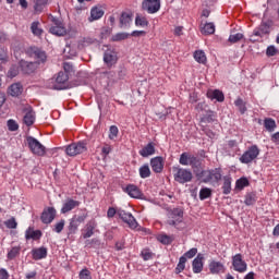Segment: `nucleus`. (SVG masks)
I'll return each instance as SVG.
<instances>
[{
    "label": "nucleus",
    "mask_w": 279,
    "mask_h": 279,
    "mask_svg": "<svg viewBox=\"0 0 279 279\" xmlns=\"http://www.w3.org/2000/svg\"><path fill=\"white\" fill-rule=\"evenodd\" d=\"M38 25H40L38 22H33L31 25V32L34 34V36H40V34H43V29H40Z\"/></svg>",
    "instance_id": "5fc2aeb1"
},
{
    "label": "nucleus",
    "mask_w": 279,
    "mask_h": 279,
    "mask_svg": "<svg viewBox=\"0 0 279 279\" xmlns=\"http://www.w3.org/2000/svg\"><path fill=\"white\" fill-rule=\"evenodd\" d=\"M19 64L22 72L25 73L26 75H32V73H34L36 69H38V62H29V61L21 60Z\"/></svg>",
    "instance_id": "dca6fc26"
},
{
    "label": "nucleus",
    "mask_w": 279,
    "mask_h": 279,
    "mask_svg": "<svg viewBox=\"0 0 279 279\" xmlns=\"http://www.w3.org/2000/svg\"><path fill=\"white\" fill-rule=\"evenodd\" d=\"M190 167L193 169L194 173L202 170V159L195 155H192L190 159Z\"/></svg>",
    "instance_id": "473e14b6"
},
{
    "label": "nucleus",
    "mask_w": 279,
    "mask_h": 279,
    "mask_svg": "<svg viewBox=\"0 0 279 279\" xmlns=\"http://www.w3.org/2000/svg\"><path fill=\"white\" fill-rule=\"evenodd\" d=\"M118 217L124 221V223H128L129 228L131 230H136L138 228V222L136 221V218L131 213H126L123 209H118Z\"/></svg>",
    "instance_id": "1a4fd4ad"
},
{
    "label": "nucleus",
    "mask_w": 279,
    "mask_h": 279,
    "mask_svg": "<svg viewBox=\"0 0 279 279\" xmlns=\"http://www.w3.org/2000/svg\"><path fill=\"white\" fill-rule=\"evenodd\" d=\"M119 136V128L117 125H111L109 129V138L110 141H114Z\"/></svg>",
    "instance_id": "6e6d98bb"
},
{
    "label": "nucleus",
    "mask_w": 279,
    "mask_h": 279,
    "mask_svg": "<svg viewBox=\"0 0 279 279\" xmlns=\"http://www.w3.org/2000/svg\"><path fill=\"white\" fill-rule=\"evenodd\" d=\"M0 279H10V275L5 268L0 269Z\"/></svg>",
    "instance_id": "338daca9"
},
{
    "label": "nucleus",
    "mask_w": 279,
    "mask_h": 279,
    "mask_svg": "<svg viewBox=\"0 0 279 279\" xmlns=\"http://www.w3.org/2000/svg\"><path fill=\"white\" fill-rule=\"evenodd\" d=\"M88 147L85 142L72 143L65 148V153L68 156H78L80 154H84L87 151Z\"/></svg>",
    "instance_id": "0eeeda50"
},
{
    "label": "nucleus",
    "mask_w": 279,
    "mask_h": 279,
    "mask_svg": "<svg viewBox=\"0 0 279 279\" xmlns=\"http://www.w3.org/2000/svg\"><path fill=\"white\" fill-rule=\"evenodd\" d=\"M151 175V170L149 169V165L145 163L140 168V178L143 180L149 178Z\"/></svg>",
    "instance_id": "58836bf2"
},
{
    "label": "nucleus",
    "mask_w": 279,
    "mask_h": 279,
    "mask_svg": "<svg viewBox=\"0 0 279 279\" xmlns=\"http://www.w3.org/2000/svg\"><path fill=\"white\" fill-rule=\"evenodd\" d=\"M104 62L107 64V66H112L113 64H117V51L113 49H108L104 53Z\"/></svg>",
    "instance_id": "412c9836"
},
{
    "label": "nucleus",
    "mask_w": 279,
    "mask_h": 279,
    "mask_svg": "<svg viewBox=\"0 0 279 279\" xmlns=\"http://www.w3.org/2000/svg\"><path fill=\"white\" fill-rule=\"evenodd\" d=\"M239 40H243V34L236 33L229 36V43H239Z\"/></svg>",
    "instance_id": "bf43d9fd"
},
{
    "label": "nucleus",
    "mask_w": 279,
    "mask_h": 279,
    "mask_svg": "<svg viewBox=\"0 0 279 279\" xmlns=\"http://www.w3.org/2000/svg\"><path fill=\"white\" fill-rule=\"evenodd\" d=\"M100 77L102 80H107V84H111V82H114V72L113 71H105L100 72Z\"/></svg>",
    "instance_id": "a18cd8bd"
},
{
    "label": "nucleus",
    "mask_w": 279,
    "mask_h": 279,
    "mask_svg": "<svg viewBox=\"0 0 279 279\" xmlns=\"http://www.w3.org/2000/svg\"><path fill=\"white\" fill-rule=\"evenodd\" d=\"M19 254H21V247L13 246L8 253L7 258H9V260H14V258H16Z\"/></svg>",
    "instance_id": "de8ad7c7"
},
{
    "label": "nucleus",
    "mask_w": 279,
    "mask_h": 279,
    "mask_svg": "<svg viewBox=\"0 0 279 279\" xmlns=\"http://www.w3.org/2000/svg\"><path fill=\"white\" fill-rule=\"evenodd\" d=\"M168 226H173L177 230H184L186 223H184V210L181 208H173L168 213Z\"/></svg>",
    "instance_id": "f257e3e1"
},
{
    "label": "nucleus",
    "mask_w": 279,
    "mask_h": 279,
    "mask_svg": "<svg viewBox=\"0 0 279 279\" xmlns=\"http://www.w3.org/2000/svg\"><path fill=\"white\" fill-rule=\"evenodd\" d=\"M270 140L276 143V145H279V132H276L271 135Z\"/></svg>",
    "instance_id": "774afa93"
},
{
    "label": "nucleus",
    "mask_w": 279,
    "mask_h": 279,
    "mask_svg": "<svg viewBox=\"0 0 279 279\" xmlns=\"http://www.w3.org/2000/svg\"><path fill=\"white\" fill-rule=\"evenodd\" d=\"M202 34H204L205 36H210L211 34H215V23H206L202 29Z\"/></svg>",
    "instance_id": "ea45409f"
},
{
    "label": "nucleus",
    "mask_w": 279,
    "mask_h": 279,
    "mask_svg": "<svg viewBox=\"0 0 279 279\" xmlns=\"http://www.w3.org/2000/svg\"><path fill=\"white\" fill-rule=\"evenodd\" d=\"M34 260H43L47 256V247L41 246L32 251Z\"/></svg>",
    "instance_id": "bb28decb"
},
{
    "label": "nucleus",
    "mask_w": 279,
    "mask_h": 279,
    "mask_svg": "<svg viewBox=\"0 0 279 279\" xmlns=\"http://www.w3.org/2000/svg\"><path fill=\"white\" fill-rule=\"evenodd\" d=\"M135 25H136V27H147L149 25V22L147 21V17L136 15Z\"/></svg>",
    "instance_id": "49530a36"
},
{
    "label": "nucleus",
    "mask_w": 279,
    "mask_h": 279,
    "mask_svg": "<svg viewBox=\"0 0 279 279\" xmlns=\"http://www.w3.org/2000/svg\"><path fill=\"white\" fill-rule=\"evenodd\" d=\"M192 157L193 155L189 153H182L179 159L180 165H182L183 167H190Z\"/></svg>",
    "instance_id": "e433bc0d"
},
{
    "label": "nucleus",
    "mask_w": 279,
    "mask_h": 279,
    "mask_svg": "<svg viewBox=\"0 0 279 279\" xmlns=\"http://www.w3.org/2000/svg\"><path fill=\"white\" fill-rule=\"evenodd\" d=\"M130 38V33H117L112 36L113 43H119L121 40H128Z\"/></svg>",
    "instance_id": "09e8293b"
},
{
    "label": "nucleus",
    "mask_w": 279,
    "mask_h": 279,
    "mask_svg": "<svg viewBox=\"0 0 279 279\" xmlns=\"http://www.w3.org/2000/svg\"><path fill=\"white\" fill-rule=\"evenodd\" d=\"M86 217H88V214L86 213L74 215L70 219V222L68 226L69 234H75L77 232V229L80 228V225L86 221Z\"/></svg>",
    "instance_id": "20e7f679"
},
{
    "label": "nucleus",
    "mask_w": 279,
    "mask_h": 279,
    "mask_svg": "<svg viewBox=\"0 0 279 279\" xmlns=\"http://www.w3.org/2000/svg\"><path fill=\"white\" fill-rule=\"evenodd\" d=\"M114 215H119V209H114V207H109V209L107 211V217L109 219H112V217H114Z\"/></svg>",
    "instance_id": "0e129e2a"
},
{
    "label": "nucleus",
    "mask_w": 279,
    "mask_h": 279,
    "mask_svg": "<svg viewBox=\"0 0 279 279\" xmlns=\"http://www.w3.org/2000/svg\"><path fill=\"white\" fill-rule=\"evenodd\" d=\"M4 226L9 229V230H16L19 222H16V218L12 217L11 219L4 221Z\"/></svg>",
    "instance_id": "3c124183"
},
{
    "label": "nucleus",
    "mask_w": 279,
    "mask_h": 279,
    "mask_svg": "<svg viewBox=\"0 0 279 279\" xmlns=\"http://www.w3.org/2000/svg\"><path fill=\"white\" fill-rule=\"evenodd\" d=\"M43 236V231L40 230H35L29 227L26 232H25V239L26 241H29V239H33L34 241H38Z\"/></svg>",
    "instance_id": "393cba45"
},
{
    "label": "nucleus",
    "mask_w": 279,
    "mask_h": 279,
    "mask_svg": "<svg viewBox=\"0 0 279 279\" xmlns=\"http://www.w3.org/2000/svg\"><path fill=\"white\" fill-rule=\"evenodd\" d=\"M213 196V190L210 187H203L199 191V199L204 202V199H208V197Z\"/></svg>",
    "instance_id": "37998d69"
},
{
    "label": "nucleus",
    "mask_w": 279,
    "mask_h": 279,
    "mask_svg": "<svg viewBox=\"0 0 279 279\" xmlns=\"http://www.w3.org/2000/svg\"><path fill=\"white\" fill-rule=\"evenodd\" d=\"M138 154L142 158H149V156H154V154H156V144H154V142H149L138 151Z\"/></svg>",
    "instance_id": "aec40b11"
},
{
    "label": "nucleus",
    "mask_w": 279,
    "mask_h": 279,
    "mask_svg": "<svg viewBox=\"0 0 279 279\" xmlns=\"http://www.w3.org/2000/svg\"><path fill=\"white\" fill-rule=\"evenodd\" d=\"M225 266L221 262L211 260L209 263V271L210 274H221L223 271Z\"/></svg>",
    "instance_id": "c85d7f7f"
},
{
    "label": "nucleus",
    "mask_w": 279,
    "mask_h": 279,
    "mask_svg": "<svg viewBox=\"0 0 279 279\" xmlns=\"http://www.w3.org/2000/svg\"><path fill=\"white\" fill-rule=\"evenodd\" d=\"M258 156H260V148H258V145L254 144L242 154L239 160L242 165H251Z\"/></svg>",
    "instance_id": "f03ea898"
},
{
    "label": "nucleus",
    "mask_w": 279,
    "mask_h": 279,
    "mask_svg": "<svg viewBox=\"0 0 279 279\" xmlns=\"http://www.w3.org/2000/svg\"><path fill=\"white\" fill-rule=\"evenodd\" d=\"M222 193L223 195H230L232 193V178L231 177H223V184H222Z\"/></svg>",
    "instance_id": "c756f323"
},
{
    "label": "nucleus",
    "mask_w": 279,
    "mask_h": 279,
    "mask_svg": "<svg viewBox=\"0 0 279 279\" xmlns=\"http://www.w3.org/2000/svg\"><path fill=\"white\" fill-rule=\"evenodd\" d=\"M142 9L146 10L148 14H156L160 10V0H144Z\"/></svg>",
    "instance_id": "2eb2a0df"
},
{
    "label": "nucleus",
    "mask_w": 279,
    "mask_h": 279,
    "mask_svg": "<svg viewBox=\"0 0 279 279\" xmlns=\"http://www.w3.org/2000/svg\"><path fill=\"white\" fill-rule=\"evenodd\" d=\"M259 29L262 32V34L265 36L267 34H269V25L263 23L260 26H259Z\"/></svg>",
    "instance_id": "69168bd1"
},
{
    "label": "nucleus",
    "mask_w": 279,
    "mask_h": 279,
    "mask_svg": "<svg viewBox=\"0 0 279 279\" xmlns=\"http://www.w3.org/2000/svg\"><path fill=\"white\" fill-rule=\"evenodd\" d=\"M245 186H250V180L247 178H240L235 182V189H239V191H243Z\"/></svg>",
    "instance_id": "c03bdc74"
},
{
    "label": "nucleus",
    "mask_w": 279,
    "mask_h": 279,
    "mask_svg": "<svg viewBox=\"0 0 279 279\" xmlns=\"http://www.w3.org/2000/svg\"><path fill=\"white\" fill-rule=\"evenodd\" d=\"M207 97L208 99H216V101H225L226 96L223 95V92L219 90V89H215V90H208L207 92Z\"/></svg>",
    "instance_id": "a878e982"
},
{
    "label": "nucleus",
    "mask_w": 279,
    "mask_h": 279,
    "mask_svg": "<svg viewBox=\"0 0 279 279\" xmlns=\"http://www.w3.org/2000/svg\"><path fill=\"white\" fill-rule=\"evenodd\" d=\"M234 106H235V108L239 109V111H240L242 114H245V112H247L246 104H245V101L242 100V98L235 99V100H234Z\"/></svg>",
    "instance_id": "a19ab883"
},
{
    "label": "nucleus",
    "mask_w": 279,
    "mask_h": 279,
    "mask_svg": "<svg viewBox=\"0 0 279 279\" xmlns=\"http://www.w3.org/2000/svg\"><path fill=\"white\" fill-rule=\"evenodd\" d=\"M192 269L194 274H202L204 271V255L198 253L192 262Z\"/></svg>",
    "instance_id": "a211bd4d"
},
{
    "label": "nucleus",
    "mask_w": 279,
    "mask_h": 279,
    "mask_svg": "<svg viewBox=\"0 0 279 279\" xmlns=\"http://www.w3.org/2000/svg\"><path fill=\"white\" fill-rule=\"evenodd\" d=\"M52 88L53 90H66L69 88V73L59 72Z\"/></svg>",
    "instance_id": "6e6552de"
},
{
    "label": "nucleus",
    "mask_w": 279,
    "mask_h": 279,
    "mask_svg": "<svg viewBox=\"0 0 279 279\" xmlns=\"http://www.w3.org/2000/svg\"><path fill=\"white\" fill-rule=\"evenodd\" d=\"M26 113L24 116V123L27 125V128L34 125V122L36 121V112H34V109L32 107H28L25 109Z\"/></svg>",
    "instance_id": "5701e85b"
},
{
    "label": "nucleus",
    "mask_w": 279,
    "mask_h": 279,
    "mask_svg": "<svg viewBox=\"0 0 279 279\" xmlns=\"http://www.w3.org/2000/svg\"><path fill=\"white\" fill-rule=\"evenodd\" d=\"M23 93V85L21 83H14L9 87V95L11 97H19Z\"/></svg>",
    "instance_id": "7c9ffc66"
},
{
    "label": "nucleus",
    "mask_w": 279,
    "mask_h": 279,
    "mask_svg": "<svg viewBox=\"0 0 279 279\" xmlns=\"http://www.w3.org/2000/svg\"><path fill=\"white\" fill-rule=\"evenodd\" d=\"M66 221L64 219H61L59 222H57L52 229L53 232H57V234H60L62 230H64V225Z\"/></svg>",
    "instance_id": "864d4df0"
},
{
    "label": "nucleus",
    "mask_w": 279,
    "mask_h": 279,
    "mask_svg": "<svg viewBox=\"0 0 279 279\" xmlns=\"http://www.w3.org/2000/svg\"><path fill=\"white\" fill-rule=\"evenodd\" d=\"M80 204H81L80 201H75L73 198L65 199L61 208V215H66V213H71V210H74V208H77Z\"/></svg>",
    "instance_id": "6ab92c4d"
},
{
    "label": "nucleus",
    "mask_w": 279,
    "mask_h": 279,
    "mask_svg": "<svg viewBox=\"0 0 279 279\" xmlns=\"http://www.w3.org/2000/svg\"><path fill=\"white\" fill-rule=\"evenodd\" d=\"M78 278L80 279H93V277L90 276V270H88V268L82 269L78 274Z\"/></svg>",
    "instance_id": "13d9d810"
},
{
    "label": "nucleus",
    "mask_w": 279,
    "mask_h": 279,
    "mask_svg": "<svg viewBox=\"0 0 279 279\" xmlns=\"http://www.w3.org/2000/svg\"><path fill=\"white\" fill-rule=\"evenodd\" d=\"M57 214L58 211L53 207H46L41 213L40 220L46 226H49V223H52L53 219H56Z\"/></svg>",
    "instance_id": "ddd939ff"
},
{
    "label": "nucleus",
    "mask_w": 279,
    "mask_h": 279,
    "mask_svg": "<svg viewBox=\"0 0 279 279\" xmlns=\"http://www.w3.org/2000/svg\"><path fill=\"white\" fill-rule=\"evenodd\" d=\"M28 53L31 56V58H35V62H37V66L39 64H45V62H47V53L45 52V50L38 48V47H31L28 49Z\"/></svg>",
    "instance_id": "9b49d317"
},
{
    "label": "nucleus",
    "mask_w": 279,
    "mask_h": 279,
    "mask_svg": "<svg viewBox=\"0 0 279 279\" xmlns=\"http://www.w3.org/2000/svg\"><path fill=\"white\" fill-rule=\"evenodd\" d=\"M19 73H20L19 65L13 64L9 69L7 76L10 77L11 80H13V77H16V75H19Z\"/></svg>",
    "instance_id": "8fccbe9b"
},
{
    "label": "nucleus",
    "mask_w": 279,
    "mask_h": 279,
    "mask_svg": "<svg viewBox=\"0 0 279 279\" xmlns=\"http://www.w3.org/2000/svg\"><path fill=\"white\" fill-rule=\"evenodd\" d=\"M197 256V247H193L184 253L183 256L179 258V263L175 267V274H182L184 269H186V259L195 258Z\"/></svg>",
    "instance_id": "423d86ee"
},
{
    "label": "nucleus",
    "mask_w": 279,
    "mask_h": 279,
    "mask_svg": "<svg viewBox=\"0 0 279 279\" xmlns=\"http://www.w3.org/2000/svg\"><path fill=\"white\" fill-rule=\"evenodd\" d=\"M95 234V222L90 221L86 225L85 232L83 233V239H90Z\"/></svg>",
    "instance_id": "c9c22d12"
},
{
    "label": "nucleus",
    "mask_w": 279,
    "mask_h": 279,
    "mask_svg": "<svg viewBox=\"0 0 279 279\" xmlns=\"http://www.w3.org/2000/svg\"><path fill=\"white\" fill-rule=\"evenodd\" d=\"M47 1L48 0H36L35 11L36 12H43V8H45V5H47Z\"/></svg>",
    "instance_id": "052dcab7"
},
{
    "label": "nucleus",
    "mask_w": 279,
    "mask_h": 279,
    "mask_svg": "<svg viewBox=\"0 0 279 279\" xmlns=\"http://www.w3.org/2000/svg\"><path fill=\"white\" fill-rule=\"evenodd\" d=\"M104 16V11L99 7H94L90 10V16L88 17L89 23H93V21H99Z\"/></svg>",
    "instance_id": "cd10ccee"
},
{
    "label": "nucleus",
    "mask_w": 279,
    "mask_h": 279,
    "mask_svg": "<svg viewBox=\"0 0 279 279\" xmlns=\"http://www.w3.org/2000/svg\"><path fill=\"white\" fill-rule=\"evenodd\" d=\"M258 202V196L256 195V192H248L244 196V204L245 206H254Z\"/></svg>",
    "instance_id": "2f4dec72"
},
{
    "label": "nucleus",
    "mask_w": 279,
    "mask_h": 279,
    "mask_svg": "<svg viewBox=\"0 0 279 279\" xmlns=\"http://www.w3.org/2000/svg\"><path fill=\"white\" fill-rule=\"evenodd\" d=\"M264 128L267 130V132H276V128H278V125L276 124V120L272 118H266L264 120Z\"/></svg>",
    "instance_id": "f704fd0d"
},
{
    "label": "nucleus",
    "mask_w": 279,
    "mask_h": 279,
    "mask_svg": "<svg viewBox=\"0 0 279 279\" xmlns=\"http://www.w3.org/2000/svg\"><path fill=\"white\" fill-rule=\"evenodd\" d=\"M150 167L155 173H162L165 169V158L157 156L150 159Z\"/></svg>",
    "instance_id": "f3484780"
},
{
    "label": "nucleus",
    "mask_w": 279,
    "mask_h": 279,
    "mask_svg": "<svg viewBox=\"0 0 279 279\" xmlns=\"http://www.w3.org/2000/svg\"><path fill=\"white\" fill-rule=\"evenodd\" d=\"M278 53V49L275 48V46H268L266 49V56H268V58H271L274 56H276Z\"/></svg>",
    "instance_id": "680f3d73"
},
{
    "label": "nucleus",
    "mask_w": 279,
    "mask_h": 279,
    "mask_svg": "<svg viewBox=\"0 0 279 279\" xmlns=\"http://www.w3.org/2000/svg\"><path fill=\"white\" fill-rule=\"evenodd\" d=\"M52 23L53 25L49 29L50 34H53V36H66V27L60 20L53 17Z\"/></svg>",
    "instance_id": "f8f14e48"
},
{
    "label": "nucleus",
    "mask_w": 279,
    "mask_h": 279,
    "mask_svg": "<svg viewBox=\"0 0 279 279\" xmlns=\"http://www.w3.org/2000/svg\"><path fill=\"white\" fill-rule=\"evenodd\" d=\"M174 181L179 184H186L193 180V172L185 168H175Z\"/></svg>",
    "instance_id": "39448f33"
},
{
    "label": "nucleus",
    "mask_w": 279,
    "mask_h": 279,
    "mask_svg": "<svg viewBox=\"0 0 279 279\" xmlns=\"http://www.w3.org/2000/svg\"><path fill=\"white\" fill-rule=\"evenodd\" d=\"M9 132H16L19 130V123H16L14 120L10 119L7 122Z\"/></svg>",
    "instance_id": "4d7b16f0"
},
{
    "label": "nucleus",
    "mask_w": 279,
    "mask_h": 279,
    "mask_svg": "<svg viewBox=\"0 0 279 279\" xmlns=\"http://www.w3.org/2000/svg\"><path fill=\"white\" fill-rule=\"evenodd\" d=\"M8 49L7 48H0V61L1 62H8Z\"/></svg>",
    "instance_id": "e2e57ef3"
},
{
    "label": "nucleus",
    "mask_w": 279,
    "mask_h": 279,
    "mask_svg": "<svg viewBox=\"0 0 279 279\" xmlns=\"http://www.w3.org/2000/svg\"><path fill=\"white\" fill-rule=\"evenodd\" d=\"M26 142L32 154L35 156H45L46 148L36 137L27 136Z\"/></svg>",
    "instance_id": "7ed1b4c3"
},
{
    "label": "nucleus",
    "mask_w": 279,
    "mask_h": 279,
    "mask_svg": "<svg viewBox=\"0 0 279 279\" xmlns=\"http://www.w3.org/2000/svg\"><path fill=\"white\" fill-rule=\"evenodd\" d=\"M122 191L128 194L129 197H132L133 199H143L144 194L141 189H138L134 184H129L125 187H122Z\"/></svg>",
    "instance_id": "4468645a"
},
{
    "label": "nucleus",
    "mask_w": 279,
    "mask_h": 279,
    "mask_svg": "<svg viewBox=\"0 0 279 279\" xmlns=\"http://www.w3.org/2000/svg\"><path fill=\"white\" fill-rule=\"evenodd\" d=\"M158 242L162 243V245H171V243H173V239L167 234H161L158 236Z\"/></svg>",
    "instance_id": "603ef678"
},
{
    "label": "nucleus",
    "mask_w": 279,
    "mask_h": 279,
    "mask_svg": "<svg viewBox=\"0 0 279 279\" xmlns=\"http://www.w3.org/2000/svg\"><path fill=\"white\" fill-rule=\"evenodd\" d=\"M201 123H215L214 111H207L206 114L201 118Z\"/></svg>",
    "instance_id": "79ce46f5"
},
{
    "label": "nucleus",
    "mask_w": 279,
    "mask_h": 279,
    "mask_svg": "<svg viewBox=\"0 0 279 279\" xmlns=\"http://www.w3.org/2000/svg\"><path fill=\"white\" fill-rule=\"evenodd\" d=\"M195 175L203 184H210V171L208 170H196Z\"/></svg>",
    "instance_id": "b1692460"
},
{
    "label": "nucleus",
    "mask_w": 279,
    "mask_h": 279,
    "mask_svg": "<svg viewBox=\"0 0 279 279\" xmlns=\"http://www.w3.org/2000/svg\"><path fill=\"white\" fill-rule=\"evenodd\" d=\"M132 13L130 12H122L120 15V28L121 29H129L130 25L132 24Z\"/></svg>",
    "instance_id": "4be33fe9"
},
{
    "label": "nucleus",
    "mask_w": 279,
    "mask_h": 279,
    "mask_svg": "<svg viewBox=\"0 0 279 279\" xmlns=\"http://www.w3.org/2000/svg\"><path fill=\"white\" fill-rule=\"evenodd\" d=\"M194 59L196 60V62H198L199 64H206V52H204V50H196L194 52Z\"/></svg>",
    "instance_id": "4c0bfd02"
},
{
    "label": "nucleus",
    "mask_w": 279,
    "mask_h": 279,
    "mask_svg": "<svg viewBox=\"0 0 279 279\" xmlns=\"http://www.w3.org/2000/svg\"><path fill=\"white\" fill-rule=\"evenodd\" d=\"M210 183L219 182L222 178L221 168L209 169Z\"/></svg>",
    "instance_id": "72a5a7b5"
},
{
    "label": "nucleus",
    "mask_w": 279,
    "mask_h": 279,
    "mask_svg": "<svg viewBox=\"0 0 279 279\" xmlns=\"http://www.w3.org/2000/svg\"><path fill=\"white\" fill-rule=\"evenodd\" d=\"M232 267L234 271H238L239 274H245V271H247V263L243 260V255H241V253L232 256Z\"/></svg>",
    "instance_id": "9d476101"
}]
</instances>
